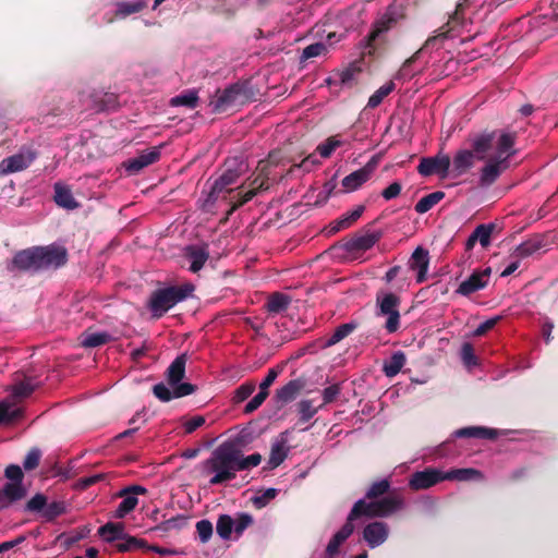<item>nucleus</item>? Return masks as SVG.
Listing matches in <instances>:
<instances>
[{"mask_svg": "<svg viewBox=\"0 0 558 558\" xmlns=\"http://www.w3.org/2000/svg\"><path fill=\"white\" fill-rule=\"evenodd\" d=\"M471 149H460L450 165V175L458 178L474 167L475 159L486 160L480 172L481 186L492 185L506 171L509 160L515 155L514 134L508 132H483L470 138Z\"/></svg>", "mask_w": 558, "mask_h": 558, "instance_id": "obj_1", "label": "nucleus"}, {"mask_svg": "<svg viewBox=\"0 0 558 558\" xmlns=\"http://www.w3.org/2000/svg\"><path fill=\"white\" fill-rule=\"evenodd\" d=\"M262 462L260 453L243 456L241 450L231 444L217 447L203 463V473L211 475L209 483L218 485L235 478L239 471L250 470Z\"/></svg>", "mask_w": 558, "mask_h": 558, "instance_id": "obj_2", "label": "nucleus"}, {"mask_svg": "<svg viewBox=\"0 0 558 558\" xmlns=\"http://www.w3.org/2000/svg\"><path fill=\"white\" fill-rule=\"evenodd\" d=\"M400 504V500L396 498H385L380 501H371L368 504L364 500H357L348 517L347 523L333 535V537L342 544L353 533V520L360 515L369 518L387 517L397 511Z\"/></svg>", "mask_w": 558, "mask_h": 558, "instance_id": "obj_3", "label": "nucleus"}, {"mask_svg": "<svg viewBox=\"0 0 558 558\" xmlns=\"http://www.w3.org/2000/svg\"><path fill=\"white\" fill-rule=\"evenodd\" d=\"M194 291V286L186 283L182 287H170L157 290L150 299V310L153 314L160 317L177 303L185 300Z\"/></svg>", "mask_w": 558, "mask_h": 558, "instance_id": "obj_4", "label": "nucleus"}, {"mask_svg": "<svg viewBox=\"0 0 558 558\" xmlns=\"http://www.w3.org/2000/svg\"><path fill=\"white\" fill-rule=\"evenodd\" d=\"M247 163L240 157L229 158L225 162V170L222 174L215 180L210 197L216 198L225 191H231V185L235 184L241 175L247 171Z\"/></svg>", "mask_w": 558, "mask_h": 558, "instance_id": "obj_5", "label": "nucleus"}, {"mask_svg": "<svg viewBox=\"0 0 558 558\" xmlns=\"http://www.w3.org/2000/svg\"><path fill=\"white\" fill-rule=\"evenodd\" d=\"M251 98L252 93L245 85L234 84L218 93L209 105L214 112H223L248 102Z\"/></svg>", "mask_w": 558, "mask_h": 558, "instance_id": "obj_6", "label": "nucleus"}, {"mask_svg": "<svg viewBox=\"0 0 558 558\" xmlns=\"http://www.w3.org/2000/svg\"><path fill=\"white\" fill-rule=\"evenodd\" d=\"M400 298L391 292H380L376 296L377 315L386 316L385 328L389 333L399 329L400 326Z\"/></svg>", "mask_w": 558, "mask_h": 558, "instance_id": "obj_7", "label": "nucleus"}, {"mask_svg": "<svg viewBox=\"0 0 558 558\" xmlns=\"http://www.w3.org/2000/svg\"><path fill=\"white\" fill-rule=\"evenodd\" d=\"M66 250L58 245L37 247L38 270L58 268L66 263Z\"/></svg>", "mask_w": 558, "mask_h": 558, "instance_id": "obj_8", "label": "nucleus"}, {"mask_svg": "<svg viewBox=\"0 0 558 558\" xmlns=\"http://www.w3.org/2000/svg\"><path fill=\"white\" fill-rule=\"evenodd\" d=\"M451 159L448 155L439 153L434 157L422 158L417 167V171L423 177L434 173L442 178L450 175Z\"/></svg>", "mask_w": 558, "mask_h": 558, "instance_id": "obj_9", "label": "nucleus"}, {"mask_svg": "<svg viewBox=\"0 0 558 558\" xmlns=\"http://www.w3.org/2000/svg\"><path fill=\"white\" fill-rule=\"evenodd\" d=\"M35 158L36 154L33 150L26 148L21 149L16 154L0 161V175L22 171L29 167Z\"/></svg>", "mask_w": 558, "mask_h": 558, "instance_id": "obj_10", "label": "nucleus"}, {"mask_svg": "<svg viewBox=\"0 0 558 558\" xmlns=\"http://www.w3.org/2000/svg\"><path fill=\"white\" fill-rule=\"evenodd\" d=\"M290 449L289 433H280L271 442L269 458L265 469L274 470L278 468L287 459Z\"/></svg>", "mask_w": 558, "mask_h": 558, "instance_id": "obj_11", "label": "nucleus"}, {"mask_svg": "<svg viewBox=\"0 0 558 558\" xmlns=\"http://www.w3.org/2000/svg\"><path fill=\"white\" fill-rule=\"evenodd\" d=\"M490 268L474 271L468 279L462 281L457 289V293L468 296L478 290L484 289L489 281Z\"/></svg>", "mask_w": 558, "mask_h": 558, "instance_id": "obj_12", "label": "nucleus"}, {"mask_svg": "<svg viewBox=\"0 0 558 558\" xmlns=\"http://www.w3.org/2000/svg\"><path fill=\"white\" fill-rule=\"evenodd\" d=\"M389 535L388 524L385 522H372L363 530V538L369 548L383 545Z\"/></svg>", "mask_w": 558, "mask_h": 558, "instance_id": "obj_13", "label": "nucleus"}, {"mask_svg": "<svg viewBox=\"0 0 558 558\" xmlns=\"http://www.w3.org/2000/svg\"><path fill=\"white\" fill-rule=\"evenodd\" d=\"M376 163L373 161L367 162L364 167L353 171L342 180V186L345 192H353L360 189L367 182L374 172Z\"/></svg>", "mask_w": 558, "mask_h": 558, "instance_id": "obj_14", "label": "nucleus"}, {"mask_svg": "<svg viewBox=\"0 0 558 558\" xmlns=\"http://www.w3.org/2000/svg\"><path fill=\"white\" fill-rule=\"evenodd\" d=\"M444 480H446L445 473H441L436 469H426L424 471L415 472L412 475L409 485L411 488L416 490L426 489Z\"/></svg>", "mask_w": 558, "mask_h": 558, "instance_id": "obj_15", "label": "nucleus"}, {"mask_svg": "<svg viewBox=\"0 0 558 558\" xmlns=\"http://www.w3.org/2000/svg\"><path fill=\"white\" fill-rule=\"evenodd\" d=\"M145 493H146V488L143 486H138V485L125 488L121 494L123 496V499L116 510V513H114L116 518L122 519L128 513L133 511L138 504V498L136 495L145 494Z\"/></svg>", "mask_w": 558, "mask_h": 558, "instance_id": "obj_16", "label": "nucleus"}, {"mask_svg": "<svg viewBox=\"0 0 558 558\" xmlns=\"http://www.w3.org/2000/svg\"><path fill=\"white\" fill-rule=\"evenodd\" d=\"M172 390L160 383L154 386V395L161 401L168 402L173 398H180L184 396H189L194 392V387L191 384L184 383L178 386H171Z\"/></svg>", "mask_w": 558, "mask_h": 558, "instance_id": "obj_17", "label": "nucleus"}, {"mask_svg": "<svg viewBox=\"0 0 558 558\" xmlns=\"http://www.w3.org/2000/svg\"><path fill=\"white\" fill-rule=\"evenodd\" d=\"M26 488L22 483L8 482L0 490V508H9L26 496Z\"/></svg>", "mask_w": 558, "mask_h": 558, "instance_id": "obj_18", "label": "nucleus"}, {"mask_svg": "<svg viewBox=\"0 0 558 558\" xmlns=\"http://www.w3.org/2000/svg\"><path fill=\"white\" fill-rule=\"evenodd\" d=\"M184 256L190 262L189 270L199 271L209 258V251L206 245H189L184 250Z\"/></svg>", "mask_w": 558, "mask_h": 558, "instance_id": "obj_19", "label": "nucleus"}, {"mask_svg": "<svg viewBox=\"0 0 558 558\" xmlns=\"http://www.w3.org/2000/svg\"><path fill=\"white\" fill-rule=\"evenodd\" d=\"M160 157V150L158 147L150 148L146 151H143L137 157L130 159L124 163L125 170L129 173H137L145 167L156 162Z\"/></svg>", "mask_w": 558, "mask_h": 558, "instance_id": "obj_20", "label": "nucleus"}, {"mask_svg": "<svg viewBox=\"0 0 558 558\" xmlns=\"http://www.w3.org/2000/svg\"><path fill=\"white\" fill-rule=\"evenodd\" d=\"M429 266V254L428 251L418 246L414 250L411 256V268L417 272L416 281L422 283L427 278V271Z\"/></svg>", "mask_w": 558, "mask_h": 558, "instance_id": "obj_21", "label": "nucleus"}, {"mask_svg": "<svg viewBox=\"0 0 558 558\" xmlns=\"http://www.w3.org/2000/svg\"><path fill=\"white\" fill-rule=\"evenodd\" d=\"M12 264L22 270H38L37 247L25 250L14 255Z\"/></svg>", "mask_w": 558, "mask_h": 558, "instance_id": "obj_22", "label": "nucleus"}, {"mask_svg": "<svg viewBox=\"0 0 558 558\" xmlns=\"http://www.w3.org/2000/svg\"><path fill=\"white\" fill-rule=\"evenodd\" d=\"M303 386L304 384L300 379L290 380L288 384H286L283 387L277 390V402L280 404H286L293 401L300 393Z\"/></svg>", "mask_w": 558, "mask_h": 558, "instance_id": "obj_23", "label": "nucleus"}, {"mask_svg": "<svg viewBox=\"0 0 558 558\" xmlns=\"http://www.w3.org/2000/svg\"><path fill=\"white\" fill-rule=\"evenodd\" d=\"M186 355H179L168 367L167 378L170 386L181 385L185 374Z\"/></svg>", "mask_w": 558, "mask_h": 558, "instance_id": "obj_24", "label": "nucleus"}, {"mask_svg": "<svg viewBox=\"0 0 558 558\" xmlns=\"http://www.w3.org/2000/svg\"><path fill=\"white\" fill-rule=\"evenodd\" d=\"M124 525L120 522H108L98 530L99 536L107 543L119 542L120 538L124 537Z\"/></svg>", "mask_w": 558, "mask_h": 558, "instance_id": "obj_25", "label": "nucleus"}, {"mask_svg": "<svg viewBox=\"0 0 558 558\" xmlns=\"http://www.w3.org/2000/svg\"><path fill=\"white\" fill-rule=\"evenodd\" d=\"M54 201L59 206L66 209H75L78 206L71 190L60 183L54 184Z\"/></svg>", "mask_w": 558, "mask_h": 558, "instance_id": "obj_26", "label": "nucleus"}, {"mask_svg": "<svg viewBox=\"0 0 558 558\" xmlns=\"http://www.w3.org/2000/svg\"><path fill=\"white\" fill-rule=\"evenodd\" d=\"M148 4V0L120 1L116 3V13L119 17L124 19L131 14L141 12Z\"/></svg>", "mask_w": 558, "mask_h": 558, "instance_id": "obj_27", "label": "nucleus"}, {"mask_svg": "<svg viewBox=\"0 0 558 558\" xmlns=\"http://www.w3.org/2000/svg\"><path fill=\"white\" fill-rule=\"evenodd\" d=\"M396 21V11L389 8L376 22L374 29L369 35L371 40H375L380 34L388 31L390 25Z\"/></svg>", "mask_w": 558, "mask_h": 558, "instance_id": "obj_28", "label": "nucleus"}, {"mask_svg": "<svg viewBox=\"0 0 558 558\" xmlns=\"http://www.w3.org/2000/svg\"><path fill=\"white\" fill-rule=\"evenodd\" d=\"M388 489H389V482L387 480L376 482L369 487V489L366 493V497L363 500L366 504H368L371 501H380V499H377V497L387 493ZM386 497H384V499ZM387 498H396V499L400 500V502H402V499L397 496H388ZM381 500H383V498H381ZM401 507H402V504H400L398 509H400Z\"/></svg>", "mask_w": 558, "mask_h": 558, "instance_id": "obj_29", "label": "nucleus"}, {"mask_svg": "<svg viewBox=\"0 0 558 558\" xmlns=\"http://www.w3.org/2000/svg\"><path fill=\"white\" fill-rule=\"evenodd\" d=\"M454 437H474L493 439L497 436V432L486 427H464L453 433Z\"/></svg>", "mask_w": 558, "mask_h": 558, "instance_id": "obj_30", "label": "nucleus"}, {"mask_svg": "<svg viewBox=\"0 0 558 558\" xmlns=\"http://www.w3.org/2000/svg\"><path fill=\"white\" fill-rule=\"evenodd\" d=\"M405 355L402 351L395 352L391 357L384 363L383 371L387 377H395L405 364Z\"/></svg>", "mask_w": 558, "mask_h": 558, "instance_id": "obj_31", "label": "nucleus"}, {"mask_svg": "<svg viewBox=\"0 0 558 558\" xmlns=\"http://www.w3.org/2000/svg\"><path fill=\"white\" fill-rule=\"evenodd\" d=\"M363 211H364V206L360 205V206L355 207L353 210L343 215L341 218H339L338 220L332 222L331 231L338 232L342 229L349 228L353 222H355L362 216Z\"/></svg>", "mask_w": 558, "mask_h": 558, "instance_id": "obj_32", "label": "nucleus"}, {"mask_svg": "<svg viewBox=\"0 0 558 558\" xmlns=\"http://www.w3.org/2000/svg\"><path fill=\"white\" fill-rule=\"evenodd\" d=\"M22 410L11 399L0 401V424L10 423L17 418Z\"/></svg>", "mask_w": 558, "mask_h": 558, "instance_id": "obj_33", "label": "nucleus"}, {"mask_svg": "<svg viewBox=\"0 0 558 558\" xmlns=\"http://www.w3.org/2000/svg\"><path fill=\"white\" fill-rule=\"evenodd\" d=\"M445 197V193L441 191L433 192L424 197H422L415 204V211L418 214H425L430 210L435 205H437Z\"/></svg>", "mask_w": 558, "mask_h": 558, "instance_id": "obj_34", "label": "nucleus"}, {"mask_svg": "<svg viewBox=\"0 0 558 558\" xmlns=\"http://www.w3.org/2000/svg\"><path fill=\"white\" fill-rule=\"evenodd\" d=\"M198 104V95L195 89L187 90L182 93L170 100V105L172 107H187L190 109H194Z\"/></svg>", "mask_w": 558, "mask_h": 558, "instance_id": "obj_35", "label": "nucleus"}, {"mask_svg": "<svg viewBox=\"0 0 558 558\" xmlns=\"http://www.w3.org/2000/svg\"><path fill=\"white\" fill-rule=\"evenodd\" d=\"M446 480L476 481L482 478L480 471L475 469H457L445 473Z\"/></svg>", "mask_w": 558, "mask_h": 558, "instance_id": "obj_36", "label": "nucleus"}, {"mask_svg": "<svg viewBox=\"0 0 558 558\" xmlns=\"http://www.w3.org/2000/svg\"><path fill=\"white\" fill-rule=\"evenodd\" d=\"M543 247L541 239L527 240L515 247V255L520 258H525L538 252Z\"/></svg>", "mask_w": 558, "mask_h": 558, "instance_id": "obj_37", "label": "nucleus"}, {"mask_svg": "<svg viewBox=\"0 0 558 558\" xmlns=\"http://www.w3.org/2000/svg\"><path fill=\"white\" fill-rule=\"evenodd\" d=\"M233 518L231 515L221 514L216 523L218 535L225 541L230 539L233 533Z\"/></svg>", "mask_w": 558, "mask_h": 558, "instance_id": "obj_38", "label": "nucleus"}, {"mask_svg": "<svg viewBox=\"0 0 558 558\" xmlns=\"http://www.w3.org/2000/svg\"><path fill=\"white\" fill-rule=\"evenodd\" d=\"M395 89V83L388 82L380 86L369 98L367 102V107L376 108L378 107L385 97H387Z\"/></svg>", "mask_w": 558, "mask_h": 558, "instance_id": "obj_39", "label": "nucleus"}, {"mask_svg": "<svg viewBox=\"0 0 558 558\" xmlns=\"http://www.w3.org/2000/svg\"><path fill=\"white\" fill-rule=\"evenodd\" d=\"M65 504L63 501H52L50 504H46V507L41 513V517L45 521H52L59 515L65 512Z\"/></svg>", "mask_w": 558, "mask_h": 558, "instance_id": "obj_40", "label": "nucleus"}, {"mask_svg": "<svg viewBox=\"0 0 558 558\" xmlns=\"http://www.w3.org/2000/svg\"><path fill=\"white\" fill-rule=\"evenodd\" d=\"M494 228L493 223L477 226L473 231V239H476L483 247H487L490 244Z\"/></svg>", "mask_w": 558, "mask_h": 558, "instance_id": "obj_41", "label": "nucleus"}, {"mask_svg": "<svg viewBox=\"0 0 558 558\" xmlns=\"http://www.w3.org/2000/svg\"><path fill=\"white\" fill-rule=\"evenodd\" d=\"M378 241V236L374 233L360 235L352 240L351 247L354 250L366 251L372 248Z\"/></svg>", "mask_w": 558, "mask_h": 558, "instance_id": "obj_42", "label": "nucleus"}, {"mask_svg": "<svg viewBox=\"0 0 558 558\" xmlns=\"http://www.w3.org/2000/svg\"><path fill=\"white\" fill-rule=\"evenodd\" d=\"M277 495L278 489L270 487L255 495L252 498V502L257 509H262L266 507L272 499H275Z\"/></svg>", "mask_w": 558, "mask_h": 558, "instance_id": "obj_43", "label": "nucleus"}, {"mask_svg": "<svg viewBox=\"0 0 558 558\" xmlns=\"http://www.w3.org/2000/svg\"><path fill=\"white\" fill-rule=\"evenodd\" d=\"M145 543L142 539H137L134 536L124 533V537L120 538L116 547L119 551H130L136 548L144 547Z\"/></svg>", "mask_w": 558, "mask_h": 558, "instance_id": "obj_44", "label": "nucleus"}, {"mask_svg": "<svg viewBox=\"0 0 558 558\" xmlns=\"http://www.w3.org/2000/svg\"><path fill=\"white\" fill-rule=\"evenodd\" d=\"M290 299L287 295L277 293L269 299L267 303V308L271 313H279L284 311L288 307Z\"/></svg>", "mask_w": 558, "mask_h": 558, "instance_id": "obj_45", "label": "nucleus"}, {"mask_svg": "<svg viewBox=\"0 0 558 558\" xmlns=\"http://www.w3.org/2000/svg\"><path fill=\"white\" fill-rule=\"evenodd\" d=\"M109 339L110 336L107 332H94L86 335L82 340V344L87 348H95L106 343Z\"/></svg>", "mask_w": 558, "mask_h": 558, "instance_id": "obj_46", "label": "nucleus"}, {"mask_svg": "<svg viewBox=\"0 0 558 558\" xmlns=\"http://www.w3.org/2000/svg\"><path fill=\"white\" fill-rule=\"evenodd\" d=\"M342 145V142L336 137H329L326 142L317 146V153L323 158H328L331 154Z\"/></svg>", "mask_w": 558, "mask_h": 558, "instance_id": "obj_47", "label": "nucleus"}, {"mask_svg": "<svg viewBox=\"0 0 558 558\" xmlns=\"http://www.w3.org/2000/svg\"><path fill=\"white\" fill-rule=\"evenodd\" d=\"M298 409H299V414H300V420L302 422H307L310 421L316 413H317V408H315L313 405V401L311 400H301L298 404Z\"/></svg>", "mask_w": 558, "mask_h": 558, "instance_id": "obj_48", "label": "nucleus"}, {"mask_svg": "<svg viewBox=\"0 0 558 558\" xmlns=\"http://www.w3.org/2000/svg\"><path fill=\"white\" fill-rule=\"evenodd\" d=\"M354 329V325L352 324H343L339 326L335 332L330 336V338L327 340L326 344L328 347L333 345L344 339L347 336H349Z\"/></svg>", "mask_w": 558, "mask_h": 558, "instance_id": "obj_49", "label": "nucleus"}, {"mask_svg": "<svg viewBox=\"0 0 558 558\" xmlns=\"http://www.w3.org/2000/svg\"><path fill=\"white\" fill-rule=\"evenodd\" d=\"M233 532L239 537L253 523V518L247 513H239L233 518Z\"/></svg>", "mask_w": 558, "mask_h": 558, "instance_id": "obj_50", "label": "nucleus"}, {"mask_svg": "<svg viewBox=\"0 0 558 558\" xmlns=\"http://www.w3.org/2000/svg\"><path fill=\"white\" fill-rule=\"evenodd\" d=\"M327 52V46L324 43H315L303 49L301 60L323 56Z\"/></svg>", "mask_w": 558, "mask_h": 558, "instance_id": "obj_51", "label": "nucleus"}, {"mask_svg": "<svg viewBox=\"0 0 558 558\" xmlns=\"http://www.w3.org/2000/svg\"><path fill=\"white\" fill-rule=\"evenodd\" d=\"M47 504V498L43 494H36L26 504L25 510L29 512L43 513Z\"/></svg>", "mask_w": 558, "mask_h": 558, "instance_id": "obj_52", "label": "nucleus"}, {"mask_svg": "<svg viewBox=\"0 0 558 558\" xmlns=\"http://www.w3.org/2000/svg\"><path fill=\"white\" fill-rule=\"evenodd\" d=\"M196 531L202 543H207L213 535V524L208 520H201L196 523Z\"/></svg>", "mask_w": 558, "mask_h": 558, "instance_id": "obj_53", "label": "nucleus"}, {"mask_svg": "<svg viewBox=\"0 0 558 558\" xmlns=\"http://www.w3.org/2000/svg\"><path fill=\"white\" fill-rule=\"evenodd\" d=\"M461 360L465 366L472 367L477 364V359L474 354L473 347L471 343H463L461 347Z\"/></svg>", "mask_w": 558, "mask_h": 558, "instance_id": "obj_54", "label": "nucleus"}, {"mask_svg": "<svg viewBox=\"0 0 558 558\" xmlns=\"http://www.w3.org/2000/svg\"><path fill=\"white\" fill-rule=\"evenodd\" d=\"M33 385L26 381H22L20 384L12 386L11 396L13 398H25L28 397L33 392Z\"/></svg>", "mask_w": 558, "mask_h": 558, "instance_id": "obj_55", "label": "nucleus"}, {"mask_svg": "<svg viewBox=\"0 0 558 558\" xmlns=\"http://www.w3.org/2000/svg\"><path fill=\"white\" fill-rule=\"evenodd\" d=\"M268 397V391L259 389L258 393L255 395L245 405V413H252L257 410Z\"/></svg>", "mask_w": 558, "mask_h": 558, "instance_id": "obj_56", "label": "nucleus"}, {"mask_svg": "<svg viewBox=\"0 0 558 558\" xmlns=\"http://www.w3.org/2000/svg\"><path fill=\"white\" fill-rule=\"evenodd\" d=\"M340 392H341V387L339 384H333V385L326 387L322 393L324 404H328V403L335 401L337 399V397L340 395Z\"/></svg>", "mask_w": 558, "mask_h": 558, "instance_id": "obj_57", "label": "nucleus"}, {"mask_svg": "<svg viewBox=\"0 0 558 558\" xmlns=\"http://www.w3.org/2000/svg\"><path fill=\"white\" fill-rule=\"evenodd\" d=\"M84 537H85L84 533H76V534L62 533L57 537V539L62 542L64 549H69L72 545H74L75 543H77L78 541H81Z\"/></svg>", "mask_w": 558, "mask_h": 558, "instance_id": "obj_58", "label": "nucleus"}, {"mask_svg": "<svg viewBox=\"0 0 558 558\" xmlns=\"http://www.w3.org/2000/svg\"><path fill=\"white\" fill-rule=\"evenodd\" d=\"M40 460V451L38 449H32L25 457L23 461V466L26 470L35 469Z\"/></svg>", "mask_w": 558, "mask_h": 558, "instance_id": "obj_59", "label": "nucleus"}, {"mask_svg": "<svg viewBox=\"0 0 558 558\" xmlns=\"http://www.w3.org/2000/svg\"><path fill=\"white\" fill-rule=\"evenodd\" d=\"M500 320V316H494L492 318L486 319L478 327L473 331L474 337L483 336L485 332H487L489 329L494 328V326Z\"/></svg>", "mask_w": 558, "mask_h": 558, "instance_id": "obj_60", "label": "nucleus"}, {"mask_svg": "<svg viewBox=\"0 0 558 558\" xmlns=\"http://www.w3.org/2000/svg\"><path fill=\"white\" fill-rule=\"evenodd\" d=\"M255 390V385L252 383L241 385L235 391V399L238 402L246 400Z\"/></svg>", "mask_w": 558, "mask_h": 558, "instance_id": "obj_61", "label": "nucleus"}, {"mask_svg": "<svg viewBox=\"0 0 558 558\" xmlns=\"http://www.w3.org/2000/svg\"><path fill=\"white\" fill-rule=\"evenodd\" d=\"M205 424V417L201 415H196L184 422L183 427L186 434H192L198 427Z\"/></svg>", "mask_w": 558, "mask_h": 558, "instance_id": "obj_62", "label": "nucleus"}, {"mask_svg": "<svg viewBox=\"0 0 558 558\" xmlns=\"http://www.w3.org/2000/svg\"><path fill=\"white\" fill-rule=\"evenodd\" d=\"M5 476L8 478V482L22 483L23 471L19 465L12 464L5 469Z\"/></svg>", "mask_w": 558, "mask_h": 558, "instance_id": "obj_63", "label": "nucleus"}, {"mask_svg": "<svg viewBox=\"0 0 558 558\" xmlns=\"http://www.w3.org/2000/svg\"><path fill=\"white\" fill-rule=\"evenodd\" d=\"M401 184L398 183V182H393L391 183L390 185H388L383 192H381V196L386 199V201H390L392 198H396L400 192H401Z\"/></svg>", "mask_w": 558, "mask_h": 558, "instance_id": "obj_64", "label": "nucleus"}]
</instances>
